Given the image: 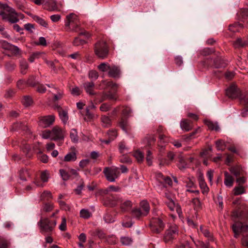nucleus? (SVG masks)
<instances>
[{"label": "nucleus", "mask_w": 248, "mask_h": 248, "mask_svg": "<svg viewBox=\"0 0 248 248\" xmlns=\"http://www.w3.org/2000/svg\"><path fill=\"white\" fill-rule=\"evenodd\" d=\"M0 16L3 20L9 22L11 23H16L19 21L18 17L20 14H18L15 10L7 4L0 3Z\"/></svg>", "instance_id": "obj_1"}, {"label": "nucleus", "mask_w": 248, "mask_h": 248, "mask_svg": "<svg viewBox=\"0 0 248 248\" xmlns=\"http://www.w3.org/2000/svg\"><path fill=\"white\" fill-rule=\"evenodd\" d=\"M100 88L105 89L107 88H111L113 91H109L104 93L102 95V100H110L116 101L117 100L118 96L116 93V89L117 85L116 83L111 81L103 80L100 84Z\"/></svg>", "instance_id": "obj_2"}, {"label": "nucleus", "mask_w": 248, "mask_h": 248, "mask_svg": "<svg viewBox=\"0 0 248 248\" xmlns=\"http://www.w3.org/2000/svg\"><path fill=\"white\" fill-rule=\"evenodd\" d=\"M57 224L55 219L51 220L48 217H41L37 225L39 228L40 232L42 234H50Z\"/></svg>", "instance_id": "obj_3"}, {"label": "nucleus", "mask_w": 248, "mask_h": 248, "mask_svg": "<svg viewBox=\"0 0 248 248\" xmlns=\"http://www.w3.org/2000/svg\"><path fill=\"white\" fill-rule=\"evenodd\" d=\"M67 31L78 32L80 30V22L78 16L74 13L67 15L65 20Z\"/></svg>", "instance_id": "obj_4"}, {"label": "nucleus", "mask_w": 248, "mask_h": 248, "mask_svg": "<svg viewBox=\"0 0 248 248\" xmlns=\"http://www.w3.org/2000/svg\"><path fill=\"white\" fill-rule=\"evenodd\" d=\"M150 210L149 203L147 201L143 200L140 202V207L135 208L132 211V216L137 219H140L147 216Z\"/></svg>", "instance_id": "obj_5"}, {"label": "nucleus", "mask_w": 248, "mask_h": 248, "mask_svg": "<svg viewBox=\"0 0 248 248\" xmlns=\"http://www.w3.org/2000/svg\"><path fill=\"white\" fill-rule=\"evenodd\" d=\"M165 216L153 217L150 221V226L152 232L155 233H160L165 228Z\"/></svg>", "instance_id": "obj_6"}, {"label": "nucleus", "mask_w": 248, "mask_h": 248, "mask_svg": "<svg viewBox=\"0 0 248 248\" xmlns=\"http://www.w3.org/2000/svg\"><path fill=\"white\" fill-rule=\"evenodd\" d=\"M94 51L98 58L102 60L105 59L108 55V46L106 42L100 41L95 44Z\"/></svg>", "instance_id": "obj_7"}, {"label": "nucleus", "mask_w": 248, "mask_h": 248, "mask_svg": "<svg viewBox=\"0 0 248 248\" xmlns=\"http://www.w3.org/2000/svg\"><path fill=\"white\" fill-rule=\"evenodd\" d=\"M232 217L239 220L248 221V207L246 204L241 205L240 208L232 212Z\"/></svg>", "instance_id": "obj_8"}, {"label": "nucleus", "mask_w": 248, "mask_h": 248, "mask_svg": "<svg viewBox=\"0 0 248 248\" xmlns=\"http://www.w3.org/2000/svg\"><path fill=\"white\" fill-rule=\"evenodd\" d=\"M104 173L108 181L113 182L119 176L120 172L119 168H108L106 167L104 169Z\"/></svg>", "instance_id": "obj_9"}, {"label": "nucleus", "mask_w": 248, "mask_h": 248, "mask_svg": "<svg viewBox=\"0 0 248 248\" xmlns=\"http://www.w3.org/2000/svg\"><path fill=\"white\" fill-rule=\"evenodd\" d=\"M241 93V91L235 84H232L226 90V95L232 99L239 98Z\"/></svg>", "instance_id": "obj_10"}, {"label": "nucleus", "mask_w": 248, "mask_h": 248, "mask_svg": "<svg viewBox=\"0 0 248 248\" xmlns=\"http://www.w3.org/2000/svg\"><path fill=\"white\" fill-rule=\"evenodd\" d=\"M122 201V198L116 195L106 197L103 200V204L106 206L113 207L116 206Z\"/></svg>", "instance_id": "obj_11"}, {"label": "nucleus", "mask_w": 248, "mask_h": 248, "mask_svg": "<svg viewBox=\"0 0 248 248\" xmlns=\"http://www.w3.org/2000/svg\"><path fill=\"white\" fill-rule=\"evenodd\" d=\"M44 6L48 11H60L62 7V3H57L56 0H46Z\"/></svg>", "instance_id": "obj_12"}, {"label": "nucleus", "mask_w": 248, "mask_h": 248, "mask_svg": "<svg viewBox=\"0 0 248 248\" xmlns=\"http://www.w3.org/2000/svg\"><path fill=\"white\" fill-rule=\"evenodd\" d=\"M178 233V229L175 225L170 226L165 232L164 240L166 243H170L174 239Z\"/></svg>", "instance_id": "obj_13"}, {"label": "nucleus", "mask_w": 248, "mask_h": 248, "mask_svg": "<svg viewBox=\"0 0 248 248\" xmlns=\"http://www.w3.org/2000/svg\"><path fill=\"white\" fill-rule=\"evenodd\" d=\"M232 229L234 237L237 238L240 233L248 231V225H244L241 222L237 221L233 224Z\"/></svg>", "instance_id": "obj_14"}, {"label": "nucleus", "mask_w": 248, "mask_h": 248, "mask_svg": "<svg viewBox=\"0 0 248 248\" xmlns=\"http://www.w3.org/2000/svg\"><path fill=\"white\" fill-rule=\"evenodd\" d=\"M55 116L53 115L41 117L39 120V125L44 128L47 127L53 124Z\"/></svg>", "instance_id": "obj_15"}, {"label": "nucleus", "mask_w": 248, "mask_h": 248, "mask_svg": "<svg viewBox=\"0 0 248 248\" xmlns=\"http://www.w3.org/2000/svg\"><path fill=\"white\" fill-rule=\"evenodd\" d=\"M52 140H62L64 137V131L59 126H56L52 129Z\"/></svg>", "instance_id": "obj_16"}, {"label": "nucleus", "mask_w": 248, "mask_h": 248, "mask_svg": "<svg viewBox=\"0 0 248 248\" xmlns=\"http://www.w3.org/2000/svg\"><path fill=\"white\" fill-rule=\"evenodd\" d=\"M121 70L120 67L115 65H111L108 71V75L109 77L119 78L120 77Z\"/></svg>", "instance_id": "obj_17"}, {"label": "nucleus", "mask_w": 248, "mask_h": 248, "mask_svg": "<svg viewBox=\"0 0 248 248\" xmlns=\"http://www.w3.org/2000/svg\"><path fill=\"white\" fill-rule=\"evenodd\" d=\"M83 87L88 94L90 95H94L95 94L94 91L95 85L93 81L85 82L83 83Z\"/></svg>", "instance_id": "obj_18"}, {"label": "nucleus", "mask_w": 248, "mask_h": 248, "mask_svg": "<svg viewBox=\"0 0 248 248\" xmlns=\"http://www.w3.org/2000/svg\"><path fill=\"white\" fill-rule=\"evenodd\" d=\"M198 181L202 193L203 194H207L209 191V188L205 182L203 175L201 174L198 177Z\"/></svg>", "instance_id": "obj_19"}, {"label": "nucleus", "mask_w": 248, "mask_h": 248, "mask_svg": "<svg viewBox=\"0 0 248 248\" xmlns=\"http://www.w3.org/2000/svg\"><path fill=\"white\" fill-rule=\"evenodd\" d=\"M119 203L120 204V208L123 212L128 211L132 206V203L129 200L124 201L122 199V201H120Z\"/></svg>", "instance_id": "obj_20"}, {"label": "nucleus", "mask_w": 248, "mask_h": 248, "mask_svg": "<svg viewBox=\"0 0 248 248\" xmlns=\"http://www.w3.org/2000/svg\"><path fill=\"white\" fill-rule=\"evenodd\" d=\"M230 172L233 174L236 177L243 175L244 171L242 167L239 165H236L231 167L229 168Z\"/></svg>", "instance_id": "obj_21"}, {"label": "nucleus", "mask_w": 248, "mask_h": 248, "mask_svg": "<svg viewBox=\"0 0 248 248\" xmlns=\"http://www.w3.org/2000/svg\"><path fill=\"white\" fill-rule=\"evenodd\" d=\"M224 181L225 185L229 187L232 186L234 182L233 178L227 171L224 172Z\"/></svg>", "instance_id": "obj_22"}, {"label": "nucleus", "mask_w": 248, "mask_h": 248, "mask_svg": "<svg viewBox=\"0 0 248 248\" xmlns=\"http://www.w3.org/2000/svg\"><path fill=\"white\" fill-rule=\"evenodd\" d=\"M51 92L54 94V101H58L61 99L63 96V92L56 88H54Z\"/></svg>", "instance_id": "obj_23"}, {"label": "nucleus", "mask_w": 248, "mask_h": 248, "mask_svg": "<svg viewBox=\"0 0 248 248\" xmlns=\"http://www.w3.org/2000/svg\"><path fill=\"white\" fill-rule=\"evenodd\" d=\"M235 48H239L246 46L248 45V40H242L240 38H237L233 44Z\"/></svg>", "instance_id": "obj_24"}, {"label": "nucleus", "mask_w": 248, "mask_h": 248, "mask_svg": "<svg viewBox=\"0 0 248 248\" xmlns=\"http://www.w3.org/2000/svg\"><path fill=\"white\" fill-rule=\"evenodd\" d=\"M181 128L186 131H189L192 128V123L187 120H183L180 123Z\"/></svg>", "instance_id": "obj_25"}, {"label": "nucleus", "mask_w": 248, "mask_h": 248, "mask_svg": "<svg viewBox=\"0 0 248 248\" xmlns=\"http://www.w3.org/2000/svg\"><path fill=\"white\" fill-rule=\"evenodd\" d=\"M204 124L210 130L217 131L219 130V127L217 123H214L211 121L206 120L204 121Z\"/></svg>", "instance_id": "obj_26"}, {"label": "nucleus", "mask_w": 248, "mask_h": 248, "mask_svg": "<svg viewBox=\"0 0 248 248\" xmlns=\"http://www.w3.org/2000/svg\"><path fill=\"white\" fill-rule=\"evenodd\" d=\"M120 127L126 133H127L129 130V125L128 121L126 119L122 118L119 122Z\"/></svg>", "instance_id": "obj_27"}, {"label": "nucleus", "mask_w": 248, "mask_h": 248, "mask_svg": "<svg viewBox=\"0 0 248 248\" xmlns=\"http://www.w3.org/2000/svg\"><path fill=\"white\" fill-rule=\"evenodd\" d=\"M77 159V155L75 152H70L67 154L63 160L65 162L74 161Z\"/></svg>", "instance_id": "obj_28"}, {"label": "nucleus", "mask_w": 248, "mask_h": 248, "mask_svg": "<svg viewBox=\"0 0 248 248\" xmlns=\"http://www.w3.org/2000/svg\"><path fill=\"white\" fill-rule=\"evenodd\" d=\"M60 175L63 181H67L69 179H73L70 174V171H68L64 169H61L59 170Z\"/></svg>", "instance_id": "obj_29"}, {"label": "nucleus", "mask_w": 248, "mask_h": 248, "mask_svg": "<svg viewBox=\"0 0 248 248\" xmlns=\"http://www.w3.org/2000/svg\"><path fill=\"white\" fill-rule=\"evenodd\" d=\"M247 187L243 186H238L233 189L234 195L235 196L239 195L246 193V188Z\"/></svg>", "instance_id": "obj_30"}, {"label": "nucleus", "mask_w": 248, "mask_h": 248, "mask_svg": "<svg viewBox=\"0 0 248 248\" xmlns=\"http://www.w3.org/2000/svg\"><path fill=\"white\" fill-rule=\"evenodd\" d=\"M19 65L21 73L23 75L25 74L26 73V70L28 68V64L27 61L25 59L20 60Z\"/></svg>", "instance_id": "obj_31"}, {"label": "nucleus", "mask_w": 248, "mask_h": 248, "mask_svg": "<svg viewBox=\"0 0 248 248\" xmlns=\"http://www.w3.org/2000/svg\"><path fill=\"white\" fill-rule=\"evenodd\" d=\"M0 248H11L10 240L0 236Z\"/></svg>", "instance_id": "obj_32"}, {"label": "nucleus", "mask_w": 248, "mask_h": 248, "mask_svg": "<svg viewBox=\"0 0 248 248\" xmlns=\"http://www.w3.org/2000/svg\"><path fill=\"white\" fill-rule=\"evenodd\" d=\"M166 204L170 210L174 211L176 209L178 213L179 214V210L180 209L175 205L173 200L169 199L168 201L166 202Z\"/></svg>", "instance_id": "obj_33"}, {"label": "nucleus", "mask_w": 248, "mask_h": 248, "mask_svg": "<svg viewBox=\"0 0 248 248\" xmlns=\"http://www.w3.org/2000/svg\"><path fill=\"white\" fill-rule=\"evenodd\" d=\"M59 116L62 121L66 124L68 120L67 112L61 108L59 110Z\"/></svg>", "instance_id": "obj_34"}, {"label": "nucleus", "mask_w": 248, "mask_h": 248, "mask_svg": "<svg viewBox=\"0 0 248 248\" xmlns=\"http://www.w3.org/2000/svg\"><path fill=\"white\" fill-rule=\"evenodd\" d=\"M243 28L241 24L236 23L229 26V30L233 32H238Z\"/></svg>", "instance_id": "obj_35"}, {"label": "nucleus", "mask_w": 248, "mask_h": 248, "mask_svg": "<svg viewBox=\"0 0 248 248\" xmlns=\"http://www.w3.org/2000/svg\"><path fill=\"white\" fill-rule=\"evenodd\" d=\"M79 215L81 218L88 219L92 216V214L89 210L82 209L80 211Z\"/></svg>", "instance_id": "obj_36"}, {"label": "nucleus", "mask_w": 248, "mask_h": 248, "mask_svg": "<svg viewBox=\"0 0 248 248\" xmlns=\"http://www.w3.org/2000/svg\"><path fill=\"white\" fill-rule=\"evenodd\" d=\"M9 50L12 53V54L15 56H20L21 55V50L17 46L11 45L9 48Z\"/></svg>", "instance_id": "obj_37"}, {"label": "nucleus", "mask_w": 248, "mask_h": 248, "mask_svg": "<svg viewBox=\"0 0 248 248\" xmlns=\"http://www.w3.org/2000/svg\"><path fill=\"white\" fill-rule=\"evenodd\" d=\"M33 19L34 21H35L37 23H38L40 25L45 27H47V22L42 18L37 16H34L33 17Z\"/></svg>", "instance_id": "obj_38"}, {"label": "nucleus", "mask_w": 248, "mask_h": 248, "mask_svg": "<svg viewBox=\"0 0 248 248\" xmlns=\"http://www.w3.org/2000/svg\"><path fill=\"white\" fill-rule=\"evenodd\" d=\"M70 137L71 140L74 142H77L78 140V132L76 129H71L70 133Z\"/></svg>", "instance_id": "obj_39"}, {"label": "nucleus", "mask_w": 248, "mask_h": 248, "mask_svg": "<svg viewBox=\"0 0 248 248\" xmlns=\"http://www.w3.org/2000/svg\"><path fill=\"white\" fill-rule=\"evenodd\" d=\"M110 66L108 62H102L98 65V69L100 71L105 72L109 71Z\"/></svg>", "instance_id": "obj_40"}, {"label": "nucleus", "mask_w": 248, "mask_h": 248, "mask_svg": "<svg viewBox=\"0 0 248 248\" xmlns=\"http://www.w3.org/2000/svg\"><path fill=\"white\" fill-rule=\"evenodd\" d=\"M101 120L103 126L108 127L111 125V120L108 116H102L101 117Z\"/></svg>", "instance_id": "obj_41"}, {"label": "nucleus", "mask_w": 248, "mask_h": 248, "mask_svg": "<svg viewBox=\"0 0 248 248\" xmlns=\"http://www.w3.org/2000/svg\"><path fill=\"white\" fill-rule=\"evenodd\" d=\"M119 161L121 163L130 164L132 163L131 159L126 155H123L119 157Z\"/></svg>", "instance_id": "obj_42"}, {"label": "nucleus", "mask_w": 248, "mask_h": 248, "mask_svg": "<svg viewBox=\"0 0 248 248\" xmlns=\"http://www.w3.org/2000/svg\"><path fill=\"white\" fill-rule=\"evenodd\" d=\"M132 239L127 236H122L121 237V242L123 245L128 246L132 244Z\"/></svg>", "instance_id": "obj_43"}, {"label": "nucleus", "mask_w": 248, "mask_h": 248, "mask_svg": "<svg viewBox=\"0 0 248 248\" xmlns=\"http://www.w3.org/2000/svg\"><path fill=\"white\" fill-rule=\"evenodd\" d=\"M5 67L7 71H12L16 67V64L13 62L10 61L5 63Z\"/></svg>", "instance_id": "obj_44"}, {"label": "nucleus", "mask_w": 248, "mask_h": 248, "mask_svg": "<svg viewBox=\"0 0 248 248\" xmlns=\"http://www.w3.org/2000/svg\"><path fill=\"white\" fill-rule=\"evenodd\" d=\"M22 103L25 107H28L32 103V98L29 96H25L22 99Z\"/></svg>", "instance_id": "obj_45"}, {"label": "nucleus", "mask_w": 248, "mask_h": 248, "mask_svg": "<svg viewBox=\"0 0 248 248\" xmlns=\"http://www.w3.org/2000/svg\"><path fill=\"white\" fill-rule=\"evenodd\" d=\"M216 148L218 151H223L225 148V142L222 140H218L216 142Z\"/></svg>", "instance_id": "obj_46"}, {"label": "nucleus", "mask_w": 248, "mask_h": 248, "mask_svg": "<svg viewBox=\"0 0 248 248\" xmlns=\"http://www.w3.org/2000/svg\"><path fill=\"white\" fill-rule=\"evenodd\" d=\"M86 43L85 40L80 39L79 37H75L73 44L75 46H79L86 44Z\"/></svg>", "instance_id": "obj_47"}, {"label": "nucleus", "mask_w": 248, "mask_h": 248, "mask_svg": "<svg viewBox=\"0 0 248 248\" xmlns=\"http://www.w3.org/2000/svg\"><path fill=\"white\" fill-rule=\"evenodd\" d=\"M49 177V173L47 170H44L41 173L40 178L43 182H46L48 181Z\"/></svg>", "instance_id": "obj_48"}, {"label": "nucleus", "mask_w": 248, "mask_h": 248, "mask_svg": "<svg viewBox=\"0 0 248 248\" xmlns=\"http://www.w3.org/2000/svg\"><path fill=\"white\" fill-rule=\"evenodd\" d=\"M40 198L41 200H48L52 198V195L50 191H44V192L42 193Z\"/></svg>", "instance_id": "obj_49"}, {"label": "nucleus", "mask_w": 248, "mask_h": 248, "mask_svg": "<svg viewBox=\"0 0 248 248\" xmlns=\"http://www.w3.org/2000/svg\"><path fill=\"white\" fill-rule=\"evenodd\" d=\"M103 218L105 222L107 223H112L114 221V218L112 217V215L109 213L105 214Z\"/></svg>", "instance_id": "obj_50"}, {"label": "nucleus", "mask_w": 248, "mask_h": 248, "mask_svg": "<svg viewBox=\"0 0 248 248\" xmlns=\"http://www.w3.org/2000/svg\"><path fill=\"white\" fill-rule=\"evenodd\" d=\"M119 151H120V152L121 153V154H126L127 152L128 151V148L125 145V144L123 142H121L119 144Z\"/></svg>", "instance_id": "obj_51"}, {"label": "nucleus", "mask_w": 248, "mask_h": 248, "mask_svg": "<svg viewBox=\"0 0 248 248\" xmlns=\"http://www.w3.org/2000/svg\"><path fill=\"white\" fill-rule=\"evenodd\" d=\"M42 137L43 139H50L52 140V130L51 131L47 130L43 131L42 133Z\"/></svg>", "instance_id": "obj_52"}, {"label": "nucleus", "mask_w": 248, "mask_h": 248, "mask_svg": "<svg viewBox=\"0 0 248 248\" xmlns=\"http://www.w3.org/2000/svg\"><path fill=\"white\" fill-rule=\"evenodd\" d=\"M134 156L139 162L142 161L144 157L143 154L139 151H136L134 154Z\"/></svg>", "instance_id": "obj_53"}, {"label": "nucleus", "mask_w": 248, "mask_h": 248, "mask_svg": "<svg viewBox=\"0 0 248 248\" xmlns=\"http://www.w3.org/2000/svg\"><path fill=\"white\" fill-rule=\"evenodd\" d=\"M110 191L120 192L121 191V188L118 186H109L105 190V193L107 194L108 192Z\"/></svg>", "instance_id": "obj_54"}, {"label": "nucleus", "mask_w": 248, "mask_h": 248, "mask_svg": "<svg viewBox=\"0 0 248 248\" xmlns=\"http://www.w3.org/2000/svg\"><path fill=\"white\" fill-rule=\"evenodd\" d=\"M59 228L62 231H64L66 230V220L65 217L62 218V222Z\"/></svg>", "instance_id": "obj_55"}, {"label": "nucleus", "mask_w": 248, "mask_h": 248, "mask_svg": "<svg viewBox=\"0 0 248 248\" xmlns=\"http://www.w3.org/2000/svg\"><path fill=\"white\" fill-rule=\"evenodd\" d=\"M108 134L110 140H114V139L117 137V133L116 130L112 129L110 130L108 132Z\"/></svg>", "instance_id": "obj_56"}, {"label": "nucleus", "mask_w": 248, "mask_h": 248, "mask_svg": "<svg viewBox=\"0 0 248 248\" xmlns=\"http://www.w3.org/2000/svg\"><path fill=\"white\" fill-rule=\"evenodd\" d=\"M247 178L244 176L236 177V182L239 186H242L247 181Z\"/></svg>", "instance_id": "obj_57"}, {"label": "nucleus", "mask_w": 248, "mask_h": 248, "mask_svg": "<svg viewBox=\"0 0 248 248\" xmlns=\"http://www.w3.org/2000/svg\"><path fill=\"white\" fill-rule=\"evenodd\" d=\"M240 102L244 104H248V93L242 95L241 93V96L239 97Z\"/></svg>", "instance_id": "obj_58"}, {"label": "nucleus", "mask_w": 248, "mask_h": 248, "mask_svg": "<svg viewBox=\"0 0 248 248\" xmlns=\"http://www.w3.org/2000/svg\"><path fill=\"white\" fill-rule=\"evenodd\" d=\"M89 77L92 80H96L98 78V73L94 70L90 71L89 72Z\"/></svg>", "instance_id": "obj_59"}, {"label": "nucleus", "mask_w": 248, "mask_h": 248, "mask_svg": "<svg viewBox=\"0 0 248 248\" xmlns=\"http://www.w3.org/2000/svg\"><path fill=\"white\" fill-rule=\"evenodd\" d=\"M53 204L50 203H46L43 207V210L46 212H49L53 209Z\"/></svg>", "instance_id": "obj_60"}, {"label": "nucleus", "mask_w": 248, "mask_h": 248, "mask_svg": "<svg viewBox=\"0 0 248 248\" xmlns=\"http://www.w3.org/2000/svg\"><path fill=\"white\" fill-rule=\"evenodd\" d=\"M27 82L29 85L31 86H34L37 84V82L35 80V77L33 76L29 77Z\"/></svg>", "instance_id": "obj_61"}, {"label": "nucleus", "mask_w": 248, "mask_h": 248, "mask_svg": "<svg viewBox=\"0 0 248 248\" xmlns=\"http://www.w3.org/2000/svg\"><path fill=\"white\" fill-rule=\"evenodd\" d=\"M12 44H9L6 41H0V47L5 49L9 50V48Z\"/></svg>", "instance_id": "obj_62"}, {"label": "nucleus", "mask_w": 248, "mask_h": 248, "mask_svg": "<svg viewBox=\"0 0 248 248\" xmlns=\"http://www.w3.org/2000/svg\"><path fill=\"white\" fill-rule=\"evenodd\" d=\"M132 112V110L130 108L125 107L124 108L122 111V115L124 116L128 117L130 116V114Z\"/></svg>", "instance_id": "obj_63"}, {"label": "nucleus", "mask_w": 248, "mask_h": 248, "mask_svg": "<svg viewBox=\"0 0 248 248\" xmlns=\"http://www.w3.org/2000/svg\"><path fill=\"white\" fill-rule=\"evenodd\" d=\"M70 92H71V93L74 96L79 95L81 93L79 88L77 86H76V87L73 88L71 90Z\"/></svg>", "instance_id": "obj_64"}]
</instances>
